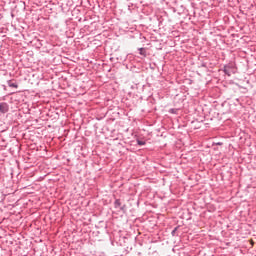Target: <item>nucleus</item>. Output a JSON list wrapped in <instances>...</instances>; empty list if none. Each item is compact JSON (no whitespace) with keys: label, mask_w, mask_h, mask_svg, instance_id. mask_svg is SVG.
Returning a JSON list of instances; mask_svg holds the SVG:
<instances>
[{"label":"nucleus","mask_w":256,"mask_h":256,"mask_svg":"<svg viewBox=\"0 0 256 256\" xmlns=\"http://www.w3.org/2000/svg\"><path fill=\"white\" fill-rule=\"evenodd\" d=\"M114 207H115V209H119V207H121V200L120 199L115 200Z\"/></svg>","instance_id":"obj_5"},{"label":"nucleus","mask_w":256,"mask_h":256,"mask_svg":"<svg viewBox=\"0 0 256 256\" xmlns=\"http://www.w3.org/2000/svg\"><path fill=\"white\" fill-rule=\"evenodd\" d=\"M230 69H233V66L231 65H225L224 66V69H223V72L225 73V75H228V77H231V70Z\"/></svg>","instance_id":"obj_2"},{"label":"nucleus","mask_w":256,"mask_h":256,"mask_svg":"<svg viewBox=\"0 0 256 256\" xmlns=\"http://www.w3.org/2000/svg\"><path fill=\"white\" fill-rule=\"evenodd\" d=\"M9 111V104L7 102L0 103V113H7Z\"/></svg>","instance_id":"obj_1"},{"label":"nucleus","mask_w":256,"mask_h":256,"mask_svg":"<svg viewBox=\"0 0 256 256\" xmlns=\"http://www.w3.org/2000/svg\"><path fill=\"white\" fill-rule=\"evenodd\" d=\"M138 51L142 57H147V50L145 48H139Z\"/></svg>","instance_id":"obj_3"},{"label":"nucleus","mask_w":256,"mask_h":256,"mask_svg":"<svg viewBox=\"0 0 256 256\" xmlns=\"http://www.w3.org/2000/svg\"><path fill=\"white\" fill-rule=\"evenodd\" d=\"M137 145L143 146V145H145V141L137 140Z\"/></svg>","instance_id":"obj_7"},{"label":"nucleus","mask_w":256,"mask_h":256,"mask_svg":"<svg viewBox=\"0 0 256 256\" xmlns=\"http://www.w3.org/2000/svg\"><path fill=\"white\" fill-rule=\"evenodd\" d=\"M170 113H175V109H170Z\"/></svg>","instance_id":"obj_9"},{"label":"nucleus","mask_w":256,"mask_h":256,"mask_svg":"<svg viewBox=\"0 0 256 256\" xmlns=\"http://www.w3.org/2000/svg\"><path fill=\"white\" fill-rule=\"evenodd\" d=\"M179 230V226L175 227L172 232H171V235L172 237H177L179 236V234H177V231Z\"/></svg>","instance_id":"obj_4"},{"label":"nucleus","mask_w":256,"mask_h":256,"mask_svg":"<svg viewBox=\"0 0 256 256\" xmlns=\"http://www.w3.org/2000/svg\"><path fill=\"white\" fill-rule=\"evenodd\" d=\"M8 86L13 87L14 89H17V87H19V85H17V83L11 82V81H8Z\"/></svg>","instance_id":"obj_6"},{"label":"nucleus","mask_w":256,"mask_h":256,"mask_svg":"<svg viewBox=\"0 0 256 256\" xmlns=\"http://www.w3.org/2000/svg\"><path fill=\"white\" fill-rule=\"evenodd\" d=\"M120 210H121V211H125V205L122 206V207L120 206Z\"/></svg>","instance_id":"obj_8"}]
</instances>
